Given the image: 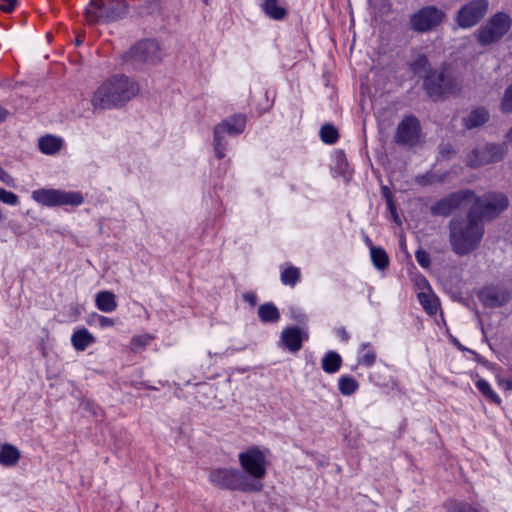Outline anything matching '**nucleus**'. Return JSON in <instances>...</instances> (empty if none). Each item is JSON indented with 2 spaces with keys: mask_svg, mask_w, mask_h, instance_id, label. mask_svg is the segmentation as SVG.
Here are the masks:
<instances>
[{
  "mask_svg": "<svg viewBox=\"0 0 512 512\" xmlns=\"http://www.w3.org/2000/svg\"><path fill=\"white\" fill-rule=\"evenodd\" d=\"M506 390H512V380H503L501 382Z\"/></svg>",
  "mask_w": 512,
  "mask_h": 512,
  "instance_id": "8fccbe9b",
  "label": "nucleus"
},
{
  "mask_svg": "<svg viewBox=\"0 0 512 512\" xmlns=\"http://www.w3.org/2000/svg\"><path fill=\"white\" fill-rule=\"evenodd\" d=\"M39 149L45 154H54L62 146V140L52 135L41 137L38 143Z\"/></svg>",
  "mask_w": 512,
  "mask_h": 512,
  "instance_id": "5701e85b",
  "label": "nucleus"
},
{
  "mask_svg": "<svg viewBox=\"0 0 512 512\" xmlns=\"http://www.w3.org/2000/svg\"><path fill=\"white\" fill-rule=\"evenodd\" d=\"M388 205H389V208H390V210L392 212L394 221L398 222V215L396 213V209H395V207H394V205H393V203H392V201L390 199H388Z\"/></svg>",
  "mask_w": 512,
  "mask_h": 512,
  "instance_id": "de8ad7c7",
  "label": "nucleus"
},
{
  "mask_svg": "<svg viewBox=\"0 0 512 512\" xmlns=\"http://www.w3.org/2000/svg\"><path fill=\"white\" fill-rule=\"evenodd\" d=\"M138 92V85L126 76H115L104 82L94 93L95 110L110 109L123 105Z\"/></svg>",
  "mask_w": 512,
  "mask_h": 512,
  "instance_id": "f03ea898",
  "label": "nucleus"
},
{
  "mask_svg": "<svg viewBox=\"0 0 512 512\" xmlns=\"http://www.w3.org/2000/svg\"><path fill=\"white\" fill-rule=\"evenodd\" d=\"M473 204L469 209L471 216H475L478 221H491L496 219L509 206V199L500 192H488L483 196L471 198Z\"/></svg>",
  "mask_w": 512,
  "mask_h": 512,
  "instance_id": "7ed1b4c3",
  "label": "nucleus"
},
{
  "mask_svg": "<svg viewBox=\"0 0 512 512\" xmlns=\"http://www.w3.org/2000/svg\"><path fill=\"white\" fill-rule=\"evenodd\" d=\"M306 338L307 335L303 334L297 327L286 328L281 334V341L283 345L291 352H297L300 350L302 341Z\"/></svg>",
  "mask_w": 512,
  "mask_h": 512,
  "instance_id": "6ab92c4d",
  "label": "nucleus"
},
{
  "mask_svg": "<svg viewBox=\"0 0 512 512\" xmlns=\"http://www.w3.org/2000/svg\"><path fill=\"white\" fill-rule=\"evenodd\" d=\"M479 298L486 306L500 307L510 299V295L503 289L486 288L480 292Z\"/></svg>",
  "mask_w": 512,
  "mask_h": 512,
  "instance_id": "a211bd4d",
  "label": "nucleus"
},
{
  "mask_svg": "<svg viewBox=\"0 0 512 512\" xmlns=\"http://www.w3.org/2000/svg\"><path fill=\"white\" fill-rule=\"evenodd\" d=\"M439 149V152L443 158H449L454 153L450 144H442L440 145Z\"/></svg>",
  "mask_w": 512,
  "mask_h": 512,
  "instance_id": "37998d69",
  "label": "nucleus"
},
{
  "mask_svg": "<svg viewBox=\"0 0 512 512\" xmlns=\"http://www.w3.org/2000/svg\"><path fill=\"white\" fill-rule=\"evenodd\" d=\"M0 181H2L3 183H5L7 185H12L13 184L12 177L5 170H3L1 167H0Z\"/></svg>",
  "mask_w": 512,
  "mask_h": 512,
  "instance_id": "c03bdc74",
  "label": "nucleus"
},
{
  "mask_svg": "<svg viewBox=\"0 0 512 512\" xmlns=\"http://www.w3.org/2000/svg\"><path fill=\"white\" fill-rule=\"evenodd\" d=\"M245 118L243 116H235L228 121H225L214 129V148L218 158L225 156V145H222V139L225 134L235 135L244 130Z\"/></svg>",
  "mask_w": 512,
  "mask_h": 512,
  "instance_id": "2eb2a0df",
  "label": "nucleus"
},
{
  "mask_svg": "<svg viewBox=\"0 0 512 512\" xmlns=\"http://www.w3.org/2000/svg\"><path fill=\"white\" fill-rule=\"evenodd\" d=\"M506 154V148L501 144H487L482 148L473 150L467 158V164L476 168L483 165L501 161Z\"/></svg>",
  "mask_w": 512,
  "mask_h": 512,
  "instance_id": "f8f14e48",
  "label": "nucleus"
},
{
  "mask_svg": "<svg viewBox=\"0 0 512 512\" xmlns=\"http://www.w3.org/2000/svg\"><path fill=\"white\" fill-rule=\"evenodd\" d=\"M411 69L415 74L425 78L427 72L429 71V62L427 57L425 55L417 56V58L411 64Z\"/></svg>",
  "mask_w": 512,
  "mask_h": 512,
  "instance_id": "2f4dec72",
  "label": "nucleus"
},
{
  "mask_svg": "<svg viewBox=\"0 0 512 512\" xmlns=\"http://www.w3.org/2000/svg\"><path fill=\"white\" fill-rule=\"evenodd\" d=\"M371 257L376 268L384 270L389 264L387 253L379 247H371Z\"/></svg>",
  "mask_w": 512,
  "mask_h": 512,
  "instance_id": "c85d7f7f",
  "label": "nucleus"
},
{
  "mask_svg": "<svg viewBox=\"0 0 512 512\" xmlns=\"http://www.w3.org/2000/svg\"><path fill=\"white\" fill-rule=\"evenodd\" d=\"M72 344L78 351H83L94 341V337L86 329L76 331L72 335Z\"/></svg>",
  "mask_w": 512,
  "mask_h": 512,
  "instance_id": "b1692460",
  "label": "nucleus"
},
{
  "mask_svg": "<svg viewBox=\"0 0 512 512\" xmlns=\"http://www.w3.org/2000/svg\"><path fill=\"white\" fill-rule=\"evenodd\" d=\"M447 174H439L436 172L429 171L423 175H418L415 177V183L420 186H429L437 183H442L445 181Z\"/></svg>",
  "mask_w": 512,
  "mask_h": 512,
  "instance_id": "393cba45",
  "label": "nucleus"
},
{
  "mask_svg": "<svg viewBox=\"0 0 512 512\" xmlns=\"http://www.w3.org/2000/svg\"><path fill=\"white\" fill-rule=\"evenodd\" d=\"M126 62L134 67L145 63L155 64L162 59L160 44L155 40H144L133 46L125 55Z\"/></svg>",
  "mask_w": 512,
  "mask_h": 512,
  "instance_id": "0eeeda50",
  "label": "nucleus"
},
{
  "mask_svg": "<svg viewBox=\"0 0 512 512\" xmlns=\"http://www.w3.org/2000/svg\"><path fill=\"white\" fill-rule=\"evenodd\" d=\"M83 40H84V36L83 35H78L77 38L75 39V44L76 45H81L83 43Z\"/></svg>",
  "mask_w": 512,
  "mask_h": 512,
  "instance_id": "3c124183",
  "label": "nucleus"
},
{
  "mask_svg": "<svg viewBox=\"0 0 512 512\" xmlns=\"http://www.w3.org/2000/svg\"><path fill=\"white\" fill-rule=\"evenodd\" d=\"M8 116V111L0 107V122L4 121Z\"/></svg>",
  "mask_w": 512,
  "mask_h": 512,
  "instance_id": "09e8293b",
  "label": "nucleus"
},
{
  "mask_svg": "<svg viewBox=\"0 0 512 512\" xmlns=\"http://www.w3.org/2000/svg\"><path fill=\"white\" fill-rule=\"evenodd\" d=\"M368 346V344H363L362 348L365 349Z\"/></svg>",
  "mask_w": 512,
  "mask_h": 512,
  "instance_id": "6e6d98bb",
  "label": "nucleus"
},
{
  "mask_svg": "<svg viewBox=\"0 0 512 512\" xmlns=\"http://www.w3.org/2000/svg\"><path fill=\"white\" fill-rule=\"evenodd\" d=\"M146 1H147L148 5L150 6L152 4L157 3L159 0H146Z\"/></svg>",
  "mask_w": 512,
  "mask_h": 512,
  "instance_id": "864d4df0",
  "label": "nucleus"
},
{
  "mask_svg": "<svg viewBox=\"0 0 512 512\" xmlns=\"http://www.w3.org/2000/svg\"><path fill=\"white\" fill-rule=\"evenodd\" d=\"M204 1H205L206 4L208 3L207 0H204Z\"/></svg>",
  "mask_w": 512,
  "mask_h": 512,
  "instance_id": "4d7b16f0",
  "label": "nucleus"
},
{
  "mask_svg": "<svg viewBox=\"0 0 512 512\" xmlns=\"http://www.w3.org/2000/svg\"><path fill=\"white\" fill-rule=\"evenodd\" d=\"M20 458L19 450L10 444H4L0 450V463L5 466L15 465Z\"/></svg>",
  "mask_w": 512,
  "mask_h": 512,
  "instance_id": "4be33fe9",
  "label": "nucleus"
},
{
  "mask_svg": "<svg viewBox=\"0 0 512 512\" xmlns=\"http://www.w3.org/2000/svg\"><path fill=\"white\" fill-rule=\"evenodd\" d=\"M358 388V383L355 379L351 377H341L339 380V389L344 395L353 394Z\"/></svg>",
  "mask_w": 512,
  "mask_h": 512,
  "instance_id": "473e14b6",
  "label": "nucleus"
},
{
  "mask_svg": "<svg viewBox=\"0 0 512 512\" xmlns=\"http://www.w3.org/2000/svg\"><path fill=\"white\" fill-rule=\"evenodd\" d=\"M262 6L265 13L273 19L280 20L286 14L285 9L278 5L277 0H264Z\"/></svg>",
  "mask_w": 512,
  "mask_h": 512,
  "instance_id": "a878e982",
  "label": "nucleus"
},
{
  "mask_svg": "<svg viewBox=\"0 0 512 512\" xmlns=\"http://www.w3.org/2000/svg\"><path fill=\"white\" fill-rule=\"evenodd\" d=\"M476 386L479 391L491 402L499 404L501 402L499 396L492 390L489 383L484 379H480L476 382Z\"/></svg>",
  "mask_w": 512,
  "mask_h": 512,
  "instance_id": "7c9ffc66",
  "label": "nucleus"
},
{
  "mask_svg": "<svg viewBox=\"0 0 512 512\" xmlns=\"http://www.w3.org/2000/svg\"><path fill=\"white\" fill-rule=\"evenodd\" d=\"M418 299L422 307L428 314L433 315L437 312V301L434 298V296H432L430 293L419 292Z\"/></svg>",
  "mask_w": 512,
  "mask_h": 512,
  "instance_id": "c756f323",
  "label": "nucleus"
},
{
  "mask_svg": "<svg viewBox=\"0 0 512 512\" xmlns=\"http://www.w3.org/2000/svg\"><path fill=\"white\" fill-rule=\"evenodd\" d=\"M420 131L419 120L413 115L406 116L398 124L394 137L395 142L404 147H412L418 142Z\"/></svg>",
  "mask_w": 512,
  "mask_h": 512,
  "instance_id": "4468645a",
  "label": "nucleus"
},
{
  "mask_svg": "<svg viewBox=\"0 0 512 512\" xmlns=\"http://www.w3.org/2000/svg\"><path fill=\"white\" fill-rule=\"evenodd\" d=\"M416 260L417 262L424 268L428 267L430 264V256L424 250H418L416 252Z\"/></svg>",
  "mask_w": 512,
  "mask_h": 512,
  "instance_id": "ea45409f",
  "label": "nucleus"
},
{
  "mask_svg": "<svg viewBox=\"0 0 512 512\" xmlns=\"http://www.w3.org/2000/svg\"><path fill=\"white\" fill-rule=\"evenodd\" d=\"M424 88L427 94L433 99H439L448 93L460 91L458 81L444 72L430 71L424 79Z\"/></svg>",
  "mask_w": 512,
  "mask_h": 512,
  "instance_id": "6e6552de",
  "label": "nucleus"
},
{
  "mask_svg": "<svg viewBox=\"0 0 512 512\" xmlns=\"http://www.w3.org/2000/svg\"><path fill=\"white\" fill-rule=\"evenodd\" d=\"M96 306L103 312H111L116 309L115 296L110 291H101L96 295Z\"/></svg>",
  "mask_w": 512,
  "mask_h": 512,
  "instance_id": "412c9836",
  "label": "nucleus"
},
{
  "mask_svg": "<svg viewBox=\"0 0 512 512\" xmlns=\"http://www.w3.org/2000/svg\"><path fill=\"white\" fill-rule=\"evenodd\" d=\"M342 337H343L344 339H347V334H346V332H345V331H343Z\"/></svg>",
  "mask_w": 512,
  "mask_h": 512,
  "instance_id": "5fc2aeb1",
  "label": "nucleus"
},
{
  "mask_svg": "<svg viewBox=\"0 0 512 512\" xmlns=\"http://www.w3.org/2000/svg\"><path fill=\"white\" fill-rule=\"evenodd\" d=\"M99 322H100V325L102 327L113 326L114 325L113 319L105 317V316H101L100 319H99Z\"/></svg>",
  "mask_w": 512,
  "mask_h": 512,
  "instance_id": "a18cd8bd",
  "label": "nucleus"
},
{
  "mask_svg": "<svg viewBox=\"0 0 512 512\" xmlns=\"http://www.w3.org/2000/svg\"><path fill=\"white\" fill-rule=\"evenodd\" d=\"M258 314L263 322H276L280 317L277 307L271 303L261 305Z\"/></svg>",
  "mask_w": 512,
  "mask_h": 512,
  "instance_id": "bb28decb",
  "label": "nucleus"
},
{
  "mask_svg": "<svg viewBox=\"0 0 512 512\" xmlns=\"http://www.w3.org/2000/svg\"><path fill=\"white\" fill-rule=\"evenodd\" d=\"M445 16V13L437 7L426 6L411 15L410 26L416 32H428L440 25Z\"/></svg>",
  "mask_w": 512,
  "mask_h": 512,
  "instance_id": "9d476101",
  "label": "nucleus"
},
{
  "mask_svg": "<svg viewBox=\"0 0 512 512\" xmlns=\"http://www.w3.org/2000/svg\"><path fill=\"white\" fill-rule=\"evenodd\" d=\"M341 357L336 352H329L322 360V368L327 373H335L341 366Z\"/></svg>",
  "mask_w": 512,
  "mask_h": 512,
  "instance_id": "cd10ccee",
  "label": "nucleus"
},
{
  "mask_svg": "<svg viewBox=\"0 0 512 512\" xmlns=\"http://www.w3.org/2000/svg\"><path fill=\"white\" fill-rule=\"evenodd\" d=\"M126 13L125 0H91L85 10L86 20L89 24L116 21L124 17Z\"/></svg>",
  "mask_w": 512,
  "mask_h": 512,
  "instance_id": "39448f33",
  "label": "nucleus"
},
{
  "mask_svg": "<svg viewBox=\"0 0 512 512\" xmlns=\"http://www.w3.org/2000/svg\"><path fill=\"white\" fill-rule=\"evenodd\" d=\"M299 278V271L295 267H289L281 275L282 282L285 284L294 285Z\"/></svg>",
  "mask_w": 512,
  "mask_h": 512,
  "instance_id": "c9c22d12",
  "label": "nucleus"
},
{
  "mask_svg": "<svg viewBox=\"0 0 512 512\" xmlns=\"http://www.w3.org/2000/svg\"><path fill=\"white\" fill-rule=\"evenodd\" d=\"M447 512H478V510L468 503L453 502L450 504Z\"/></svg>",
  "mask_w": 512,
  "mask_h": 512,
  "instance_id": "e433bc0d",
  "label": "nucleus"
},
{
  "mask_svg": "<svg viewBox=\"0 0 512 512\" xmlns=\"http://www.w3.org/2000/svg\"><path fill=\"white\" fill-rule=\"evenodd\" d=\"M33 197L47 206L79 205L83 202V197L79 192H64L53 189L35 191Z\"/></svg>",
  "mask_w": 512,
  "mask_h": 512,
  "instance_id": "ddd939ff",
  "label": "nucleus"
},
{
  "mask_svg": "<svg viewBox=\"0 0 512 512\" xmlns=\"http://www.w3.org/2000/svg\"><path fill=\"white\" fill-rule=\"evenodd\" d=\"M488 7V0H471L459 9L455 16V22L461 28H471L484 18Z\"/></svg>",
  "mask_w": 512,
  "mask_h": 512,
  "instance_id": "1a4fd4ad",
  "label": "nucleus"
},
{
  "mask_svg": "<svg viewBox=\"0 0 512 512\" xmlns=\"http://www.w3.org/2000/svg\"><path fill=\"white\" fill-rule=\"evenodd\" d=\"M245 118L243 116H235L228 121H225L214 129V148L218 158L225 156V145H222V139L225 134L235 135L244 130Z\"/></svg>",
  "mask_w": 512,
  "mask_h": 512,
  "instance_id": "dca6fc26",
  "label": "nucleus"
},
{
  "mask_svg": "<svg viewBox=\"0 0 512 512\" xmlns=\"http://www.w3.org/2000/svg\"><path fill=\"white\" fill-rule=\"evenodd\" d=\"M375 359H376V355L374 352H368L366 353L360 360V363L366 365V366H371L374 364L375 362Z\"/></svg>",
  "mask_w": 512,
  "mask_h": 512,
  "instance_id": "79ce46f5",
  "label": "nucleus"
},
{
  "mask_svg": "<svg viewBox=\"0 0 512 512\" xmlns=\"http://www.w3.org/2000/svg\"><path fill=\"white\" fill-rule=\"evenodd\" d=\"M209 478L213 484L221 489L258 492L263 488L261 482L250 481L244 473L236 469H215L211 471Z\"/></svg>",
  "mask_w": 512,
  "mask_h": 512,
  "instance_id": "20e7f679",
  "label": "nucleus"
},
{
  "mask_svg": "<svg viewBox=\"0 0 512 512\" xmlns=\"http://www.w3.org/2000/svg\"><path fill=\"white\" fill-rule=\"evenodd\" d=\"M474 197L471 190H459L438 200L430 207V212L434 216L448 217L455 210L459 209L464 202L470 201Z\"/></svg>",
  "mask_w": 512,
  "mask_h": 512,
  "instance_id": "9b49d317",
  "label": "nucleus"
},
{
  "mask_svg": "<svg viewBox=\"0 0 512 512\" xmlns=\"http://www.w3.org/2000/svg\"><path fill=\"white\" fill-rule=\"evenodd\" d=\"M0 201L9 205H16L18 203V197L16 194L0 188Z\"/></svg>",
  "mask_w": 512,
  "mask_h": 512,
  "instance_id": "4c0bfd02",
  "label": "nucleus"
},
{
  "mask_svg": "<svg viewBox=\"0 0 512 512\" xmlns=\"http://www.w3.org/2000/svg\"><path fill=\"white\" fill-rule=\"evenodd\" d=\"M449 240L457 255H466L475 250L484 235V226L468 211L465 219L451 220Z\"/></svg>",
  "mask_w": 512,
  "mask_h": 512,
  "instance_id": "f257e3e1",
  "label": "nucleus"
},
{
  "mask_svg": "<svg viewBox=\"0 0 512 512\" xmlns=\"http://www.w3.org/2000/svg\"><path fill=\"white\" fill-rule=\"evenodd\" d=\"M506 138H507L508 141L512 142V127L507 132Z\"/></svg>",
  "mask_w": 512,
  "mask_h": 512,
  "instance_id": "603ef678",
  "label": "nucleus"
},
{
  "mask_svg": "<svg viewBox=\"0 0 512 512\" xmlns=\"http://www.w3.org/2000/svg\"><path fill=\"white\" fill-rule=\"evenodd\" d=\"M1 2L0 9L8 13L14 9L17 0H1Z\"/></svg>",
  "mask_w": 512,
  "mask_h": 512,
  "instance_id": "a19ab883",
  "label": "nucleus"
},
{
  "mask_svg": "<svg viewBox=\"0 0 512 512\" xmlns=\"http://www.w3.org/2000/svg\"><path fill=\"white\" fill-rule=\"evenodd\" d=\"M152 338L150 336H139L132 339L131 349L137 351L140 348L146 346Z\"/></svg>",
  "mask_w": 512,
  "mask_h": 512,
  "instance_id": "58836bf2",
  "label": "nucleus"
},
{
  "mask_svg": "<svg viewBox=\"0 0 512 512\" xmlns=\"http://www.w3.org/2000/svg\"><path fill=\"white\" fill-rule=\"evenodd\" d=\"M320 135L322 141L328 144L335 143L339 136L338 131L329 124H326L321 128Z\"/></svg>",
  "mask_w": 512,
  "mask_h": 512,
  "instance_id": "72a5a7b5",
  "label": "nucleus"
},
{
  "mask_svg": "<svg viewBox=\"0 0 512 512\" xmlns=\"http://www.w3.org/2000/svg\"><path fill=\"white\" fill-rule=\"evenodd\" d=\"M489 119V112L485 108L479 107L472 110L467 116L463 117L462 122L466 129L471 130L484 125L489 121Z\"/></svg>",
  "mask_w": 512,
  "mask_h": 512,
  "instance_id": "aec40b11",
  "label": "nucleus"
},
{
  "mask_svg": "<svg viewBox=\"0 0 512 512\" xmlns=\"http://www.w3.org/2000/svg\"><path fill=\"white\" fill-rule=\"evenodd\" d=\"M244 299L248 301L252 306L256 305V296L251 293H247L244 295Z\"/></svg>",
  "mask_w": 512,
  "mask_h": 512,
  "instance_id": "49530a36",
  "label": "nucleus"
},
{
  "mask_svg": "<svg viewBox=\"0 0 512 512\" xmlns=\"http://www.w3.org/2000/svg\"><path fill=\"white\" fill-rule=\"evenodd\" d=\"M239 461L243 469L253 478L250 481H258L265 476V456L258 449H250L239 455Z\"/></svg>",
  "mask_w": 512,
  "mask_h": 512,
  "instance_id": "f3484780",
  "label": "nucleus"
},
{
  "mask_svg": "<svg viewBox=\"0 0 512 512\" xmlns=\"http://www.w3.org/2000/svg\"><path fill=\"white\" fill-rule=\"evenodd\" d=\"M511 18L499 12L493 15L487 23L477 31V39L481 45H490L498 42L510 29Z\"/></svg>",
  "mask_w": 512,
  "mask_h": 512,
  "instance_id": "423d86ee",
  "label": "nucleus"
},
{
  "mask_svg": "<svg viewBox=\"0 0 512 512\" xmlns=\"http://www.w3.org/2000/svg\"><path fill=\"white\" fill-rule=\"evenodd\" d=\"M500 109L504 113H512V84H510L504 92Z\"/></svg>",
  "mask_w": 512,
  "mask_h": 512,
  "instance_id": "f704fd0d",
  "label": "nucleus"
}]
</instances>
